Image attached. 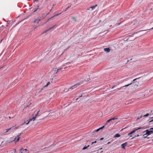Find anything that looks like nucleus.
Segmentation results:
<instances>
[{
	"instance_id": "nucleus-4",
	"label": "nucleus",
	"mask_w": 153,
	"mask_h": 153,
	"mask_svg": "<svg viewBox=\"0 0 153 153\" xmlns=\"http://www.w3.org/2000/svg\"><path fill=\"white\" fill-rule=\"evenodd\" d=\"M36 117H37L35 115V116L33 117L32 118L30 119L29 121H27L28 122L26 123V124H28L29 123L30 121H31L32 120H33V121L34 120Z\"/></svg>"
},
{
	"instance_id": "nucleus-36",
	"label": "nucleus",
	"mask_w": 153,
	"mask_h": 153,
	"mask_svg": "<svg viewBox=\"0 0 153 153\" xmlns=\"http://www.w3.org/2000/svg\"><path fill=\"white\" fill-rule=\"evenodd\" d=\"M117 85H119V83H118V82H117Z\"/></svg>"
},
{
	"instance_id": "nucleus-42",
	"label": "nucleus",
	"mask_w": 153,
	"mask_h": 153,
	"mask_svg": "<svg viewBox=\"0 0 153 153\" xmlns=\"http://www.w3.org/2000/svg\"><path fill=\"white\" fill-rule=\"evenodd\" d=\"M15 128V129H17L18 128V127H16Z\"/></svg>"
},
{
	"instance_id": "nucleus-3",
	"label": "nucleus",
	"mask_w": 153,
	"mask_h": 153,
	"mask_svg": "<svg viewBox=\"0 0 153 153\" xmlns=\"http://www.w3.org/2000/svg\"><path fill=\"white\" fill-rule=\"evenodd\" d=\"M22 134V133H21L20 134H19L15 138L14 140H13V141L15 140L16 142L18 141L20 139L19 136H20V135Z\"/></svg>"
},
{
	"instance_id": "nucleus-14",
	"label": "nucleus",
	"mask_w": 153,
	"mask_h": 153,
	"mask_svg": "<svg viewBox=\"0 0 153 153\" xmlns=\"http://www.w3.org/2000/svg\"><path fill=\"white\" fill-rule=\"evenodd\" d=\"M104 126H103L102 127H101L99 128L98 129H97L96 130V132H98V131H99L100 130L102 129L103 128H104Z\"/></svg>"
},
{
	"instance_id": "nucleus-1",
	"label": "nucleus",
	"mask_w": 153,
	"mask_h": 153,
	"mask_svg": "<svg viewBox=\"0 0 153 153\" xmlns=\"http://www.w3.org/2000/svg\"><path fill=\"white\" fill-rule=\"evenodd\" d=\"M150 130H146L145 131H144L143 132H146V134H147L148 135H149L152 133H153V128H150Z\"/></svg>"
},
{
	"instance_id": "nucleus-39",
	"label": "nucleus",
	"mask_w": 153,
	"mask_h": 153,
	"mask_svg": "<svg viewBox=\"0 0 153 153\" xmlns=\"http://www.w3.org/2000/svg\"><path fill=\"white\" fill-rule=\"evenodd\" d=\"M78 100V98H77L76 99V100Z\"/></svg>"
},
{
	"instance_id": "nucleus-18",
	"label": "nucleus",
	"mask_w": 153,
	"mask_h": 153,
	"mask_svg": "<svg viewBox=\"0 0 153 153\" xmlns=\"http://www.w3.org/2000/svg\"><path fill=\"white\" fill-rule=\"evenodd\" d=\"M148 135L147 134H146V133L143 135V138H146L147 137Z\"/></svg>"
},
{
	"instance_id": "nucleus-44",
	"label": "nucleus",
	"mask_w": 153,
	"mask_h": 153,
	"mask_svg": "<svg viewBox=\"0 0 153 153\" xmlns=\"http://www.w3.org/2000/svg\"><path fill=\"white\" fill-rule=\"evenodd\" d=\"M67 9H65V10H64V11H65L66 10H67Z\"/></svg>"
},
{
	"instance_id": "nucleus-21",
	"label": "nucleus",
	"mask_w": 153,
	"mask_h": 153,
	"mask_svg": "<svg viewBox=\"0 0 153 153\" xmlns=\"http://www.w3.org/2000/svg\"><path fill=\"white\" fill-rule=\"evenodd\" d=\"M60 69H58L56 71V70H55V71L56 72H55V73L56 74H57V72L59 71V70Z\"/></svg>"
},
{
	"instance_id": "nucleus-27",
	"label": "nucleus",
	"mask_w": 153,
	"mask_h": 153,
	"mask_svg": "<svg viewBox=\"0 0 153 153\" xmlns=\"http://www.w3.org/2000/svg\"><path fill=\"white\" fill-rule=\"evenodd\" d=\"M121 24V22L119 23H117L116 24H117V25L118 26V25H120Z\"/></svg>"
},
{
	"instance_id": "nucleus-28",
	"label": "nucleus",
	"mask_w": 153,
	"mask_h": 153,
	"mask_svg": "<svg viewBox=\"0 0 153 153\" xmlns=\"http://www.w3.org/2000/svg\"><path fill=\"white\" fill-rule=\"evenodd\" d=\"M97 142V141H95L94 142H92L91 143V145H92V144H93V143H95Z\"/></svg>"
},
{
	"instance_id": "nucleus-11",
	"label": "nucleus",
	"mask_w": 153,
	"mask_h": 153,
	"mask_svg": "<svg viewBox=\"0 0 153 153\" xmlns=\"http://www.w3.org/2000/svg\"><path fill=\"white\" fill-rule=\"evenodd\" d=\"M126 143H124L123 144L121 145L122 148H124L126 146Z\"/></svg>"
},
{
	"instance_id": "nucleus-15",
	"label": "nucleus",
	"mask_w": 153,
	"mask_h": 153,
	"mask_svg": "<svg viewBox=\"0 0 153 153\" xmlns=\"http://www.w3.org/2000/svg\"><path fill=\"white\" fill-rule=\"evenodd\" d=\"M50 84V82H48L47 83V84L45 86H44V88L47 87Z\"/></svg>"
},
{
	"instance_id": "nucleus-29",
	"label": "nucleus",
	"mask_w": 153,
	"mask_h": 153,
	"mask_svg": "<svg viewBox=\"0 0 153 153\" xmlns=\"http://www.w3.org/2000/svg\"><path fill=\"white\" fill-rule=\"evenodd\" d=\"M103 137L101 138H100V140L101 141V140H103Z\"/></svg>"
},
{
	"instance_id": "nucleus-20",
	"label": "nucleus",
	"mask_w": 153,
	"mask_h": 153,
	"mask_svg": "<svg viewBox=\"0 0 153 153\" xmlns=\"http://www.w3.org/2000/svg\"><path fill=\"white\" fill-rule=\"evenodd\" d=\"M132 84V82H131V83H130V84H128V85H124V86H123V87H127L128 86H129V85H131V84Z\"/></svg>"
},
{
	"instance_id": "nucleus-19",
	"label": "nucleus",
	"mask_w": 153,
	"mask_h": 153,
	"mask_svg": "<svg viewBox=\"0 0 153 153\" xmlns=\"http://www.w3.org/2000/svg\"><path fill=\"white\" fill-rule=\"evenodd\" d=\"M89 146V145L88 146H85L83 148V150H84L86 149H87L88 147Z\"/></svg>"
},
{
	"instance_id": "nucleus-6",
	"label": "nucleus",
	"mask_w": 153,
	"mask_h": 153,
	"mask_svg": "<svg viewBox=\"0 0 153 153\" xmlns=\"http://www.w3.org/2000/svg\"><path fill=\"white\" fill-rule=\"evenodd\" d=\"M40 19L39 18L35 19L34 20V21L33 22H34V23H38L40 21Z\"/></svg>"
},
{
	"instance_id": "nucleus-16",
	"label": "nucleus",
	"mask_w": 153,
	"mask_h": 153,
	"mask_svg": "<svg viewBox=\"0 0 153 153\" xmlns=\"http://www.w3.org/2000/svg\"><path fill=\"white\" fill-rule=\"evenodd\" d=\"M13 127H11L10 128L6 129V131L5 132L6 133V132H8L9 131V130H11V129H12Z\"/></svg>"
},
{
	"instance_id": "nucleus-2",
	"label": "nucleus",
	"mask_w": 153,
	"mask_h": 153,
	"mask_svg": "<svg viewBox=\"0 0 153 153\" xmlns=\"http://www.w3.org/2000/svg\"><path fill=\"white\" fill-rule=\"evenodd\" d=\"M19 153H29V151L27 149L22 148L19 149Z\"/></svg>"
},
{
	"instance_id": "nucleus-12",
	"label": "nucleus",
	"mask_w": 153,
	"mask_h": 153,
	"mask_svg": "<svg viewBox=\"0 0 153 153\" xmlns=\"http://www.w3.org/2000/svg\"><path fill=\"white\" fill-rule=\"evenodd\" d=\"M97 6V4H96V5H94V6H91L90 8H91L92 9V10H93V9H94L95 8V7H96Z\"/></svg>"
},
{
	"instance_id": "nucleus-10",
	"label": "nucleus",
	"mask_w": 153,
	"mask_h": 153,
	"mask_svg": "<svg viewBox=\"0 0 153 153\" xmlns=\"http://www.w3.org/2000/svg\"><path fill=\"white\" fill-rule=\"evenodd\" d=\"M104 50L105 51L108 52H110V49L109 48H106L104 49Z\"/></svg>"
},
{
	"instance_id": "nucleus-33",
	"label": "nucleus",
	"mask_w": 153,
	"mask_h": 153,
	"mask_svg": "<svg viewBox=\"0 0 153 153\" xmlns=\"http://www.w3.org/2000/svg\"><path fill=\"white\" fill-rule=\"evenodd\" d=\"M90 80V78H88V80H87L88 81H89V80Z\"/></svg>"
},
{
	"instance_id": "nucleus-26",
	"label": "nucleus",
	"mask_w": 153,
	"mask_h": 153,
	"mask_svg": "<svg viewBox=\"0 0 153 153\" xmlns=\"http://www.w3.org/2000/svg\"><path fill=\"white\" fill-rule=\"evenodd\" d=\"M132 134L131 133V132H130V133H128V136H129V135H131V134Z\"/></svg>"
},
{
	"instance_id": "nucleus-48",
	"label": "nucleus",
	"mask_w": 153,
	"mask_h": 153,
	"mask_svg": "<svg viewBox=\"0 0 153 153\" xmlns=\"http://www.w3.org/2000/svg\"><path fill=\"white\" fill-rule=\"evenodd\" d=\"M102 148H101L100 149H102Z\"/></svg>"
},
{
	"instance_id": "nucleus-17",
	"label": "nucleus",
	"mask_w": 153,
	"mask_h": 153,
	"mask_svg": "<svg viewBox=\"0 0 153 153\" xmlns=\"http://www.w3.org/2000/svg\"><path fill=\"white\" fill-rule=\"evenodd\" d=\"M142 128V127H139V128H135V129H134V130L135 131H137V130H139V129H141V128Z\"/></svg>"
},
{
	"instance_id": "nucleus-13",
	"label": "nucleus",
	"mask_w": 153,
	"mask_h": 153,
	"mask_svg": "<svg viewBox=\"0 0 153 153\" xmlns=\"http://www.w3.org/2000/svg\"><path fill=\"white\" fill-rule=\"evenodd\" d=\"M120 136V135L118 134H116L114 136V137H119Z\"/></svg>"
},
{
	"instance_id": "nucleus-45",
	"label": "nucleus",
	"mask_w": 153,
	"mask_h": 153,
	"mask_svg": "<svg viewBox=\"0 0 153 153\" xmlns=\"http://www.w3.org/2000/svg\"><path fill=\"white\" fill-rule=\"evenodd\" d=\"M139 136V135H137V137H138V136Z\"/></svg>"
},
{
	"instance_id": "nucleus-31",
	"label": "nucleus",
	"mask_w": 153,
	"mask_h": 153,
	"mask_svg": "<svg viewBox=\"0 0 153 153\" xmlns=\"http://www.w3.org/2000/svg\"><path fill=\"white\" fill-rule=\"evenodd\" d=\"M116 86H115V85H114V86L113 87H112L111 88H112V89H113V88H114Z\"/></svg>"
},
{
	"instance_id": "nucleus-8",
	"label": "nucleus",
	"mask_w": 153,
	"mask_h": 153,
	"mask_svg": "<svg viewBox=\"0 0 153 153\" xmlns=\"http://www.w3.org/2000/svg\"><path fill=\"white\" fill-rule=\"evenodd\" d=\"M117 118H111L108 120L107 121H106V123H109V122L111 121V120H114L115 119H117Z\"/></svg>"
},
{
	"instance_id": "nucleus-41",
	"label": "nucleus",
	"mask_w": 153,
	"mask_h": 153,
	"mask_svg": "<svg viewBox=\"0 0 153 153\" xmlns=\"http://www.w3.org/2000/svg\"><path fill=\"white\" fill-rule=\"evenodd\" d=\"M118 90H120V88H118L117 89Z\"/></svg>"
},
{
	"instance_id": "nucleus-32",
	"label": "nucleus",
	"mask_w": 153,
	"mask_h": 153,
	"mask_svg": "<svg viewBox=\"0 0 153 153\" xmlns=\"http://www.w3.org/2000/svg\"><path fill=\"white\" fill-rule=\"evenodd\" d=\"M137 79V78H136L135 79H134L133 80V81H135V80H136Z\"/></svg>"
},
{
	"instance_id": "nucleus-38",
	"label": "nucleus",
	"mask_w": 153,
	"mask_h": 153,
	"mask_svg": "<svg viewBox=\"0 0 153 153\" xmlns=\"http://www.w3.org/2000/svg\"><path fill=\"white\" fill-rule=\"evenodd\" d=\"M152 29H153V27H152V28H151V29H149V30Z\"/></svg>"
},
{
	"instance_id": "nucleus-7",
	"label": "nucleus",
	"mask_w": 153,
	"mask_h": 153,
	"mask_svg": "<svg viewBox=\"0 0 153 153\" xmlns=\"http://www.w3.org/2000/svg\"><path fill=\"white\" fill-rule=\"evenodd\" d=\"M8 152V153H16V150L15 149H14L9 151Z\"/></svg>"
},
{
	"instance_id": "nucleus-47",
	"label": "nucleus",
	"mask_w": 153,
	"mask_h": 153,
	"mask_svg": "<svg viewBox=\"0 0 153 153\" xmlns=\"http://www.w3.org/2000/svg\"><path fill=\"white\" fill-rule=\"evenodd\" d=\"M140 119V118H137V119Z\"/></svg>"
},
{
	"instance_id": "nucleus-24",
	"label": "nucleus",
	"mask_w": 153,
	"mask_h": 153,
	"mask_svg": "<svg viewBox=\"0 0 153 153\" xmlns=\"http://www.w3.org/2000/svg\"><path fill=\"white\" fill-rule=\"evenodd\" d=\"M149 115V114L147 113L146 114L144 115L143 116L144 117H147Z\"/></svg>"
},
{
	"instance_id": "nucleus-43",
	"label": "nucleus",
	"mask_w": 153,
	"mask_h": 153,
	"mask_svg": "<svg viewBox=\"0 0 153 153\" xmlns=\"http://www.w3.org/2000/svg\"><path fill=\"white\" fill-rule=\"evenodd\" d=\"M67 9H65V10H64V11H65L66 10H67Z\"/></svg>"
},
{
	"instance_id": "nucleus-46",
	"label": "nucleus",
	"mask_w": 153,
	"mask_h": 153,
	"mask_svg": "<svg viewBox=\"0 0 153 153\" xmlns=\"http://www.w3.org/2000/svg\"><path fill=\"white\" fill-rule=\"evenodd\" d=\"M82 95L81 96H80V97H82Z\"/></svg>"
},
{
	"instance_id": "nucleus-22",
	"label": "nucleus",
	"mask_w": 153,
	"mask_h": 153,
	"mask_svg": "<svg viewBox=\"0 0 153 153\" xmlns=\"http://www.w3.org/2000/svg\"><path fill=\"white\" fill-rule=\"evenodd\" d=\"M39 111H39L37 112V114L35 115V116H36V117H37L38 116H39V115H38V114H39Z\"/></svg>"
},
{
	"instance_id": "nucleus-30",
	"label": "nucleus",
	"mask_w": 153,
	"mask_h": 153,
	"mask_svg": "<svg viewBox=\"0 0 153 153\" xmlns=\"http://www.w3.org/2000/svg\"><path fill=\"white\" fill-rule=\"evenodd\" d=\"M135 132V131L134 130H133L131 132V133L132 134H133V133H134Z\"/></svg>"
},
{
	"instance_id": "nucleus-25",
	"label": "nucleus",
	"mask_w": 153,
	"mask_h": 153,
	"mask_svg": "<svg viewBox=\"0 0 153 153\" xmlns=\"http://www.w3.org/2000/svg\"><path fill=\"white\" fill-rule=\"evenodd\" d=\"M61 13H59V14H56V15H54V16H58L59 15V14H60Z\"/></svg>"
},
{
	"instance_id": "nucleus-37",
	"label": "nucleus",
	"mask_w": 153,
	"mask_h": 153,
	"mask_svg": "<svg viewBox=\"0 0 153 153\" xmlns=\"http://www.w3.org/2000/svg\"><path fill=\"white\" fill-rule=\"evenodd\" d=\"M110 143V142H108L107 143L108 144H109Z\"/></svg>"
},
{
	"instance_id": "nucleus-35",
	"label": "nucleus",
	"mask_w": 153,
	"mask_h": 153,
	"mask_svg": "<svg viewBox=\"0 0 153 153\" xmlns=\"http://www.w3.org/2000/svg\"><path fill=\"white\" fill-rule=\"evenodd\" d=\"M53 17H51L50 18V19H49L48 20H49V19H51Z\"/></svg>"
},
{
	"instance_id": "nucleus-9",
	"label": "nucleus",
	"mask_w": 153,
	"mask_h": 153,
	"mask_svg": "<svg viewBox=\"0 0 153 153\" xmlns=\"http://www.w3.org/2000/svg\"><path fill=\"white\" fill-rule=\"evenodd\" d=\"M55 25H54V26H53L52 27L49 28V29H48L46 30L45 32H46L47 31H48L50 30L51 29H53V28H55Z\"/></svg>"
},
{
	"instance_id": "nucleus-23",
	"label": "nucleus",
	"mask_w": 153,
	"mask_h": 153,
	"mask_svg": "<svg viewBox=\"0 0 153 153\" xmlns=\"http://www.w3.org/2000/svg\"><path fill=\"white\" fill-rule=\"evenodd\" d=\"M72 19L74 20L75 21H76V19L75 17H73Z\"/></svg>"
},
{
	"instance_id": "nucleus-40",
	"label": "nucleus",
	"mask_w": 153,
	"mask_h": 153,
	"mask_svg": "<svg viewBox=\"0 0 153 153\" xmlns=\"http://www.w3.org/2000/svg\"><path fill=\"white\" fill-rule=\"evenodd\" d=\"M69 7H68L67 8H66V9H68L69 8Z\"/></svg>"
},
{
	"instance_id": "nucleus-49",
	"label": "nucleus",
	"mask_w": 153,
	"mask_h": 153,
	"mask_svg": "<svg viewBox=\"0 0 153 153\" xmlns=\"http://www.w3.org/2000/svg\"><path fill=\"white\" fill-rule=\"evenodd\" d=\"M36 0H35V1H36Z\"/></svg>"
},
{
	"instance_id": "nucleus-5",
	"label": "nucleus",
	"mask_w": 153,
	"mask_h": 153,
	"mask_svg": "<svg viewBox=\"0 0 153 153\" xmlns=\"http://www.w3.org/2000/svg\"><path fill=\"white\" fill-rule=\"evenodd\" d=\"M81 84V83H80V82L76 84L73 86L71 87L70 88L74 89V88H75V87H76L80 85Z\"/></svg>"
},
{
	"instance_id": "nucleus-34",
	"label": "nucleus",
	"mask_w": 153,
	"mask_h": 153,
	"mask_svg": "<svg viewBox=\"0 0 153 153\" xmlns=\"http://www.w3.org/2000/svg\"><path fill=\"white\" fill-rule=\"evenodd\" d=\"M43 89V88H42L41 89V90L39 92H40Z\"/></svg>"
}]
</instances>
